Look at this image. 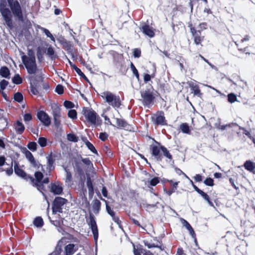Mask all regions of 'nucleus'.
<instances>
[{"label":"nucleus","mask_w":255,"mask_h":255,"mask_svg":"<svg viewBox=\"0 0 255 255\" xmlns=\"http://www.w3.org/2000/svg\"><path fill=\"white\" fill-rule=\"evenodd\" d=\"M101 199L104 201L106 204V211L108 214L112 218L113 220L119 226L121 224V221L118 216L116 215V213L111 208V207L107 204V201L102 197Z\"/></svg>","instance_id":"nucleus-11"},{"label":"nucleus","mask_w":255,"mask_h":255,"mask_svg":"<svg viewBox=\"0 0 255 255\" xmlns=\"http://www.w3.org/2000/svg\"><path fill=\"white\" fill-rule=\"evenodd\" d=\"M68 116L71 119H75L77 118V112L75 110H70L68 112Z\"/></svg>","instance_id":"nucleus-41"},{"label":"nucleus","mask_w":255,"mask_h":255,"mask_svg":"<svg viewBox=\"0 0 255 255\" xmlns=\"http://www.w3.org/2000/svg\"><path fill=\"white\" fill-rule=\"evenodd\" d=\"M141 51L140 49L136 48L133 51V56L134 57L139 58L140 56Z\"/></svg>","instance_id":"nucleus-60"},{"label":"nucleus","mask_w":255,"mask_h":255,"mask_svg":"<svg viewBox=\"0 0 255 255\" xmlns=\"http://www.w3.org/2000/svg\"><path fill=\"white\" fill-rule=\"evenodd\" d=\"M21 60L29 74L33 75L37 73L38 69L35 59H28L25 55H23L21 56Z\"/></svg>","instance_id":"nucleus-2"},{"label":"nucleus","mask_w":255,"mask_h":255,"mask_svg":"<svg viewBox=\"0 0 255 255\" xmlns=\"http://www.w3.org/2000/svg\"><path fill=\"white\" fill-rule=\"evenodd\" d=\"M55 92L59 95L62 94L64 92L63 86L61 85H58L55 88Z\"/></svg>","instance_id":"nucleus-51"},{"label":"nucleus","mask_w":255,"mask_h":255,"mask_svg":"<svg viewBox=\"0 0 255 255\" xmlns=\"http://www.w3.org/2000/svg\"><path fill=\"white\" fill-rule=\"evenodd\" d=\"M244 166L247 170L255 173V163L253 162L247 160L245 162Z\"/></svg>","instance_id":"nucleus-22"},{"label":"nucleus","mask_w":255,"mask_h":255,"mask_svg":"<svg viewBox=\"0 0 255 255\" xmlns=\"http://www.w3.org/2000/svg\"><path fill=\"white\" fill-rule=\"evenodd\" d=\"M228 101L229 103L232 104L236 101H238L237 100V97L236 95L234 93H230L228 95Z\"/></svg>","instance_id":"nucleus-35"},{"label":"nucleus","mask_w":255,"mask_h":255,"mask_svg":"<svg viewBox=\"0 0 255 255\" xmlns=\"http://www.w3.org/2000/svg\"><path fill=\"white\" fill-rule=\"evenodd\" d=\"M14 170L15 174L18 176L22 178H25L26 174L25 172L18 166L17 164H15L14 166Z\"/></svg>","instance_id":"nucleus-26"},{"label":"nucleus","mask_w":255,"mask_h":255,"mask_svg":"<svg viewBox=\"0 0 255 255\" xmlns=\"http://www.w3.org/2000/svg\"><path fill=\"white\" fill-rule=\"evenodd\" d=\"M46 54L52 60H55L56 58H57V56L53 48L51 46L48 47L46 51Z\"/></svg>","instance_id":"nucleus-24"},{"label":"nucleus","mask_w":255,"mask_h":255,"mask_svg":"<svg viewBox=\"0 0 255 255\" xmlns=\"http://www.w3.org/2000/svg\"><path fill=\"white\" fill-rule=\"evenodd\" d=\"M67 202V200L60 197H56L53 203L52 206V212L53 214H56V213H62V209L64 207V205Z\"/></svg>","instance_id":"nucleus-7"},{"label":"nucleus","mask_w":255,"mask_h":255,"mask_svg":"<svg viewBox=\"0 0 255 255\" xmlns=\"http://www.w3.org/2000/svg\"><path fill=\"white\" fill-rule=\"evenodd\" d=\"M190 32L193 36L199 34L198 30L197 31L194 27L192 26L190 27Z\"/></svg>","instance_id":"nucleus-64"},{"label":"nucleus","mask_w":255,"mask_h":255,"mask_svg":"<svg viewBox=\"0 0 255 255\" xmlns=\"http://www.w3.org/2000/svg\"><path fill=\"white\" fill-rule=\"evenodd\" d=\"M24 121L25 123L30 121L32 119L31 114L27 113L23 116Z\"/></svg>","instance_id":"nucleus-59"},{"label":"nucleus","mask_w":255,"mask_h":255,"mask_svg":"<svg viewBox=\"0 0 255 255\" xmlns=\"http://www.w3.org/2000/svg\"><path fill=\"white\" fill-rule=\"evenodd\" d=\"M14 99L16 102L21 103L23 100V96L22 94L19 92L16 93L14 95Z\"/></svg>","instance_id":"nucleus-39"},{"label":"nucleus","mask_w":255,"mask_h":255,"mask_svg":"<svg viewBox=\"0 0 255 255\" xmlns=\"http://www.w3.org/2000/svg\"><path fill=\"white\" fill-rule=\"evenodd\" d=\"M12 82L15 84H19L22 83V81L19 75L17 74L12 78Z\"/></svg>","instance_id":"nucleus-42"},{"label":"nucleus","mask_w":255,"mask_h":255,"mask_svg":"<svg viewBox=\"0 0 255 255\" xmlns=\"http://www.w3.org/2000/svg\"><path fill=\"white\" fill-rule=\"evenodd\" d=\"M180 128L181 130L182 131V132L184 133L187 134H190V129L188 126V125L186 123H183L180 126Z\"/></svg>","instance_id":"nucleus-29"},{"label":"nucleus","mask_w":255,"mask_h":255,"mask_svg":"<svg viewBox=\"0 0 255 255\" xmlns=\"http://www.w3.org/2000/svg\"><path fill=\"white\" fill-rule=\"evenodd\" d=\"M50 191L55 195H59L62 192L63 188L60 184L54 183L51 184Z\"/></svg>","instance_id":"nucleus-17"},{"label":"nucleus","mask_w":255,"mask_h":255,"mask_svg":"<svg viewBox=\"0 0 255 255\" xmlns=\"http://www.w3.org/2000/svg\"><path fill=\"white\" fill-rule=\"evenodd\" d=\"M75 71L80 77L84 78L85 79H86L87 81H88L87 77L85 76V75L84 74V73L81 71V70L79 68H77V69Z\"/></svg>","instance_id":"nucleus-62"},{"label":"nucleus","mask_w":255,"mask_h":255,"mask_svg":"<svg viewBox=\"0 0 255 255\" xmlns=\"http://www.w3.org/2000/svg\"><path fill=\"white\" fill-rule=\"evenodd\" d=\"M67 137V139L70 141L77 142L78 140V137L74 134H68Z\"/></svg>","instance_id":"nucleus-40"},{"label":"nucleus","mask_w":255,"mask_h":255,"mask_svg":"<svg viewBox=\"0 0 255 255\" xmlns=\"http://www.w3.org/2000/svg\"><path fill=\"white\" fill-rule=\"evenodd\" d=\"M204 183L205 185L207 186H213L214 185L213 179L211 178H206L204 180Z\"/></svg>","instance_id":"nucleus-50"},{"label":"nucleus","mask_w":255,"mask_h":255,"mask_svg":"<svg viewBox=\"0 0 255 255\" xmlns=\"http://www.w3.org/2000/svg\"><path fill=\"white\" fill-rule=\"evenodd\" d=\"M47 140L45 137H40L38 139V143L41 147H44L46 145Z\"/></svg>","instance_id":"nucleus-48"},{"label":"nucleus","mask_w":255,"mask_h":255,"mask_svg":"<svg viewBox=\"0 0 255 255\" xmlns=\"http://www.w3.org/2000/svg\"><path fill=\"white\" fill-rule=\"evenodd\" d=\"M34 176L36 179L35 185L37 187L38 190H39L43 187V184L40 182L43 177V174L41 172L37 171L35 173Z\"/></svg>","instance_id":"nucleus-19"},{"label":"nucleus","mask_w":255,"mask_h":255,"mask_svg":"<svg viewBox=\"0 0 255 255\" xmlns=\"http://www.w3.org/2000/svg\"><path fill=\"white\" fill-rule=\"evenodd\" d=\"M62 250L61 247L59 246H56L55 250L49 255H62Z\"/></svg>","instance_id":"nucleus-38"},{"label":"nucleus","mask_w":255,"mask_h":255,"mask_svg":"<svg viewBox=\"0 0 255 255\" xmlns=\"http://www.w3.org/2000/svg\"><path fill=\"white\" fill-rule=\"evenodd\" d=\"M108 137V135L106 132H101L99 134V138L102 141H105Z\"/></svg>","instance_id":"nucleus-58"},{"label":"nucleus","mask_w":255,"mask_h":255,"mask_svg":"<svg viewBox=\"0 0 255 255\" xmlns=\"http://www.w3.org/2000/svg\"><path fill=\"white\" fill-rule=\"evenodd\" d=\"M33 224L36 227L40 228L43 225V221L41 217H37L33 221Z\"/></svg>","instance_id":"nucleus-30"},{"label":"nucleus","mask_w":255,"mask_h":255,"mask_svg":"<svg viewBox=\"0 0 255 255\" xmlns=\"http://www.w3.org/2000/svg\"><path fill=\"white\" fill-rule=\"evenodd\" d=\"M159 182V180L158 178L154 177L150 180V184L151 186H156Z\"/></svg>","instance_id":"nucleus-57"},{"label":"nucleus","mask_w":255,"mask_h":255,"mask_svg":"<svg viewBox=\"0 0 255 255\" xmlns=\"http://www.w3.org/2000/svg\"><path fill=\"white\" fill-rule=\"evenodd\" d=\"M66 172V178L65 179V181L66 182H70L71 181V178H72V175L71 173L67 171V170H65Z\"/></svg>","instance_id":"nucleus-54"},{"label":"nucleus","mask_w":255,"mask_h":255,"mask_svg":"<svg viewBox=\"0 0 255 255\" xmlns=\"http://www.w3.org/2000/svg\"><path fill=\"white\" fill-rule=\"evenodd\" d=\"M100 96L109 105L113 108L118 109L120 107L121 101L119 96L108 91L101 93Z\"/></svg>","instance_id":"nucleus-1"},{"label":"nucleus","mask_w":255,"mask_h":255,"mask_svg":"<svg viewBox=\"0 0 255 255\" xmlns=\"http://www.w3.org/2000/svg\"><path fill=\"white\" fill-rule=\"evenodd\" d=\"M169 182L170 183L172 184L173 187H172V188H171V190L167 191L166 193L169 196H170L175 191V190L177 189V186L178 184V182H173L172 180H170L169 181Z\"/></svg>","instance_id":"nucleus-34"},{"label":"nucleus","mask_w":255,"mask_h":255,"mask_svg":"<svg viewBox=\"0 0 255 255\" xmlns=\"http://www.w3.org/2000/svg\"><path fill=\"white\" fill-rule=\"evenodd\" d=\"M190 88L192 91V93H193L194 95L197 96L199 97H201L202 94L201 93L198 85L194 84H190Z\"/></svg>","instance_id":"nucleus-23"},{"label":"nucleus","mask_w":255,"mask_h":255,"mask_svg":"<svg viewBox=\"0 0 255 255\" xmlns=\"http://www.w3.org/2000/svg\"><path fill=\"white\" fill-rule=\"evenodd\" d=\"M27 147L30 150L34 151L36 150L37 144L35 142H30L28 144Z\"/></svg>","instance_id":"nucleus-45"},{"label":"nucleus","mask_w":255,"mask_h":255,"mask_svg":"<svg viewBox=\"0 0 255 255\" xmlns=\"http://www.w3.org/2000/svg\"><path fill=\"white\" fill-rule=\"evenodd\" d=\"M198 27L199 28V30H198V32L200 34H201V31L207 29V24L206 22L201 23L199 25Z\"/></svg>","instance_id":"nucleus-53"},{"label":"nucleus","mask_w":255,"mask_h":255,"mask_svg":"<svg viewBox=\"0 0 255 255\" xmlns=\"http://www.w3.org/2000/svg\"><path fill=\"white\" fill-rule=\"evenodd\" d=\"M151 153L153 156L156 158L158 161H161L162 159L161 155L160 154L161 147H159L156 145H152L150 147Z\"/></svg>","instance_id":"nucleus-12"},{"label":"nucleus","mask_w":255,"mask_h":255,"mask_svg":"<svg viewBox=\"0 0 255 255\" xmlns=\"http://www.w3.org/2000/svg\"><path fill=\"white\" fill-rule=\"evenodd\" d=\"M130 68L132 71L133 74L135 76L136 78L139 79V74L137 70L136 69L132 63L130 64Z\"/></svg>","instance_id":"nucleus-49"},{"label":"nucleus","mask_w":255,"mask_h":255,"mask_svg":"<svg viewBox=\"0 0 255 255\" xmlns=\"http://www.w3.org/2000/svg\"><path fill=\"white\" fill-rule=\"evenodd\" d=\"M75 245L70 244L65 247V255H72L77 250L75 249Z\"/></svg>","instance_id":"nucleus-20"},{"label":"nucleus","mask_w":255,"mask_h":255,"mask_svg":"<svg viewBox=\"0 0 255 255\" xmlns=\"http://www.w3.org/2000/svg\"><path fill=\"white\" fill-rule=\"evenodd\" d=\"M8 82L5 80H2L0 82V89L3 90L5 89L6 87L7 86Z\"/></svg>","instance_id":"nucleus-55"},{"label":"nucleus","mask_w":255,"mask_h":255,"mask_svg":"<svg viewBox=\"0 0 255 255\" xmlns=\"http://www.w3.org/2000/svg\"><path fill=\"white\" fill-rule=\"evenodd\" d=\"M180 221L182 224V225L185 227V228L189 231L190 235L191 236L195 238V232L192 228V227L191 226V225L189 224V223L185 219L183 218L180 219Z\"/></svg>","instance_id":"nucleus-15"},{"label":"nucleus","mask_w":255,"mask_h":255,"mask_svg":"<svg viewBox=\"0 0 255 255\" xmlns=\"http://www.w3.org/2000/svg\"><path fill=\"white\" fill-rule=\"evenodd\" d=\"M161 151H162L165 157H166L167 158H168L169 159H172V155L170 154L169 151L167 150V149L166 147H165L164 146H161Z\"/></svg>","instance_id":"nucleus-36"},{"label":"nucleus","mask_w":255,"mask_h":255,"mask_svg":"<svg viewBox=\"0 0 255 255\" xmlns=\"http://www.w3.org/2000/svg\"><path fill=\"white\" fill-rule=\"evenodd\" d=\"M86 184L89 196L92 197L94 194V187L91 177L89 176L87 177Z\"/></svg>","instance_id":"nucleus-21"},{"label":"nucleus","mask_w":255,"mask_h":255,"mask_svg":"<svg viewBox=\"0 0 255 255\" xmlns=\"http://www.w3.org/2000/svg\"><path fill=\"white\" fill-rule=\"evenodd\" d=\"M10 72L8 68L5 66L2 67L0 69V75L5 78H9Z\"/></svg>","instance_id":"nucleus-25"},{"label":"nucleus","mask_w":255,"mask_h":255,"mask_svg":"<svg viewBox=\"0 0 255 255\" xmlns=\"http://www.w3.org/2000/svg\"><path fill=\"white\" fill-rule=\"evenodd\" d=\"M82 161L85 165L88 166V167H91L93 166V164L89 158H82Z\"/></svg>","instance_id":"nucleus-52"},{"label":"nucleus","mask_w":255,"mask_h":255,"mask_svg":"<svg viewBox=\"0 0 255 255\" xmlns=\"http://www.w3.org/2000/svg\"><path fill=\"white\" fill-rule=\"evenodd\" d=\"M140 94L142 98V102L144 106L149 107L153 105L154 97L149 90L141 91Z\"/></svg>","instance_id":"nucleus-6"},{"label":"nucleus","mask_w":255,"mask_h":255,"mask_svg":"<svg viewBox=\"0 0 255 255\" xmlns=\"http://www.w3.org/2000/svg\"><path fill=\"white\" fill-rule=\"evenodd\" d=\"M24 153L25 155L26 158L28 159L29 158H32V157L33 156L32 153L28 150L25 149L24 151Z\"/></svg>","instance_id":"nucleus-61"},{"label":"nucleus","mask_w":255,"mask_h":255,"mask_svg":"<svg viewBox=\"0 0 255 255\" xmlns=\"http://www.w3.org/2000/svg\"><path fill=\"white\" fill-rule=\"evenodd\" d=\"M209 204L211 206H214L213 203L210 200L209 196L203 191H201L199 193Z\"/></svg>","instance_id":"nucleus-32"},{"label":"nucleus","mask_w":255,"mask_h":255,"mask_svg":"<svg viewBox=\"0 0 255 255\" xmlns=\"http://www.w3.org/2000/svg\"><path fill=\"white\" fill-rule=\"evenodd\" d=\"M54 163V160L51 157H48L47 159V170L48 172H50L53 168V164Z\"/></svg>","instance_id":"nucleus-31"},{"label":"nucleus","mask_w":255,"mask_h":255,"mask_svg":"<svg viewBox=\"0 0 255 255\" xmlns=\"http://www.w3.org/2000/svg\"><path fill=\"white\" fill-rule=\"evenodd\" d=\"M16 131L19 134L23 132L24 130V126L21 122L17 121L16 124L14 126Z\"/></svg>","instance_id":"nucleus-28"},{"label":"nucleus","mask_w":255,"mask_h":255,"mask_svg":"<svg viewBox=\"0 0 255 255\" xmlns=\"http://www.w3.org/2000/svg\"><path fill=\"white\" fill-rule=\"evenodd\" d=\"M25 56L28 59H35L34 52L31 49H28L27 55H25Z\"/></svg>","instance_id":"nucleus-47"},{"label":"nucleus","mask_w":255,"mask_h":255,"mask_svg":"<svg viewBox=\"0 0 255 255\" xmlns=\"http://www.w3.org/2000/svg\"><path fill=\"white\" fill-rule=\"evenodd\" d=\"M41 30L48 37H49L51 39V40L52 41H53V42L55 41V39L54 37H53L52 34L50 33V32L48 29L44 28H41Z\"/></svg>","instance_id":"nucleus-37"},{"label":"nucleus","mask_w":255,"mask_h":255,"mask_svg":"<svg viewBox=\"0 0 255 255\" xmlns=\"http://www.w3.org/2000/svg\"><path fill=\"white\" fill-rule=\"evenodd\" d=\"M200 34L199 33V34L194 36V43L196 44V45H198L199 44H200L201 43V42L203 40V38H201L200 37Z\"/></svg>","instance_id":"nucleus-43"},{"label":"nucleus","mask_w":255,"mask_h":255,"mask_svg":"<svg viewBox=\"0 0 255 255\" xmlns=\"http://www.w3.org/2000/svg\"><path fill=\"white\" fill-rule=\"evenodd\" d=\"M91 205L93 213L96 215L98 214L101 209V202L99 200L95 199L92 201Z\"/></svg>","instance_id":"nucleus-16"},{"label":"nucleus","mask_w":255,"mask_h":255,"mask_svg":"<svg viewBox=\"0 0 255 255\" xmlns=\"http://www.w3.org/2000/svg\"><path fill=\"white\" fill-rule=\"evenodd\" d=\"M64 106L67 109H71L74 107V104L70 101H66L64 103Z\"/></svg>","instance_id":"nucleus-56"},{"label":"nucleus","mask_w":255,"mask_h":255,"mask_svg":"<svg viewBox=\"0 0 255 255\" xmlns=\"http://www.w3.org/2000/svg\"><path fill=\"white\" fill-rule=\"evenodd\" d=\"M116 120L118 128H123L127 130H130V126L125 120L116 118Z\"/></svg>","instance_id":"nucleus-13"},{"label":"nucleus","mask_w":255,"mask_h":255,"mask_svg":"<svg viewBox=\"0 0 255 255\" xmlns=\"http://www.w3.org/2000/svg\"><path fill=\"white\" fill-rule=\"evenodd\" d=\"M37 116L38 119L45 126L48 127L50 125V118L48 115L44 111L38 112Z\"/></svg>","instance_id":"nucleus-10"},{"label":"nucleus","mask_w":255,"mask_h":255,"mask_svg":"<svg viewBox=\"0 0 255 255\" xmlns=\"http://www.w3.org/2000/svg\"><path fill=\"white\" fill-rule=\"evenodd\" d=\"M30 91L33 94L38 95L41 92V88L39 87L38 83L34 84V85L31 84Z\"/></svg>","instance_id":"nucleus-27"},{"label":"nucleus","mask_w":255,"mask_h":255,"mask_svg":"<svg viewBox=\"0 0 255 255\" xmlns=\"http://www.w3.org/2000/svg\"><path fill=\"white\" fill-rule=\"evenodd\" d=\"M83 112L84 115L89 123L96 126L100 125V123H99L100 118L94 110L86 108L84 109Z\"/></svg>","instance_id":"nucleus-4"},{"label":"nucleus","mask_w":255,"mask_h":255,"mask_svg":"<svg viewBox=\"0 0 255 255\" xmlns=\"http://www.w3.org/2000/svg\"><path fill=\"white\" fill-rule=\"evenodd\" d=\"M142 32L149 37H153L154 35V32L152 28L147 24L143 25L140 27Z\"/></svg>","instance_id":"nucleus-18"},{"label":"nucleus","mask_w":255,"mask_h":255,"mask_svg":"<svg viewBox=\"0 0 255 255\" xmlns=\"http://www.w3.org/2000/svg\"><path fill=\"white\" fill-rule=\"evenodd\" d=\"M87 222L88 225L90 226V228H91L94 239L97 240L98 237V228L94 215L91 213H90L89 218L88 220H87Z\"/></svg>","instance_id":"nucleus-9"},{"label":"nucleus","mask_w":255,"mask_h":255,"mask_svg":"<svg viewBox=\"0 0 255 255\" xmlns=\"http://www.w3.org/2000/svg\"><path fill=\"white\" fill-rule=\"evenodd\" d=\"M8 5L14 16L18 20L22 21L23 19L21 6L17 0H7Z\"/></svg>","instance_id":"nucleus-3"},{"label":"nucleus","mask_w":255,"mask_h":255,"mask_svg":"<svg viewBox=\"0 0 255 255\" xmlns=\"http://www.w3.org/2000/svg\"><path fill=\"white\" fill-rule=\"evenodd\" d=\"M28 160L30 162V164L32 165V166L34 167L39 168V166L41 165L35 161L33 156L32 157V158H29Z\"/></svg>","instance_id":"nucleus-44"},{"label":"nucleus","mask_w":255,"mask_h":255,"mask_svg":"<svg viewBox=\"0 0 255 255\" xmlns=\"http://www.w3.org/2000/svg\"><path fill=\"white\" fill-rule=\"evenodd\" d=\"M38 84L39 87L41 88V90L42 89L47 90L49 88V85L47 84L44 83L42 81L39 82Z\"/></svg>","instance_id":"nucleus-46"},{"label":"nucleus","mask_w":255,"mask_h":255,"mask_svg":"<svg viewBox=\"0 0 255 255\" xmlns=\"http://www.w3.org/2000/svg\"><path fill=\"white\" fill-rule=\"evenodd\" d=\"M144 245L149 249L157 247V246H155L154 244L149 243L148 241L144 242Z\"/></svg>","instance_id":"nucleus-63"},{"label":"nucleus","mask_w":255,"mask_h":255,"mask_svg":"<svg viewBox=\"0 0 255 255\" xmlns=\"http://www.w3.org/2000/svg\"><path fill=\"white\" fill-rule=\"evenodd\" d=\"M85 144L87 148L91 150V152H92L93 153L95 154H98L97 151L95 147L94 146V145L89 142L88 140H86L85 141Z\"/></svg>","instance_id":"nucleus-33"},{"label":"nucleus","mask_w":255,"mask_h":255,"mask_svg":"<svg viewBox=\"0 0 255 255\" xmlns=\"http://www.w3.org/2000/svg\"><path fill=\"white\" fill-rule=\"evenodd\" d=\"M0 12L4 19L6 24L9 27L12 26V15L10 9L6 7V5L1 3L0 4Z\"/></svg>","instance_id":"nucleus-5"},{"label":"nucleus","mask_w":255,"mask_h":255,"mask_svg":"<svg viewBox=\"0 0 255 255\" xmlns=\"http://www.w3.org/2000/svg\"><path fill=\"white\" fill-rule=\"evenodd\" d=\"M154 119V122L157 125H166L165 117L164 116V114L163 112H160L158 113L154 118H153Z\"/></svg>","instance_id":"nucleus-14"},{"label":"nucleus","mask_w":255,"mask_h":255,"mask_svg":"<svg viewBox=\"0 0 255 255\" xmlns=\"http://www.w3.org/2000/svg\"><path fill=\"white\" fill-rule=\"evenodd\" d=\"M52 115L53 117L55 126L58 128L60 126V118L61 117L60 107L55 104L51 105Z\"/></svg>","instance_id":"nucleus-8"}]
</instances>
